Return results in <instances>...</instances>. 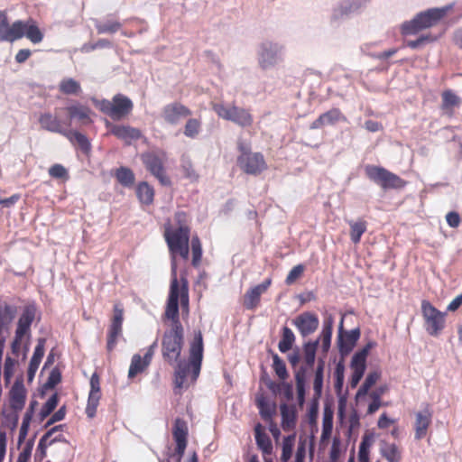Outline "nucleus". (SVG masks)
<instances>
[{"instance_id": "obj_1", "label": "nucleus", "mask_w": 462, "mask_h": 462, "mask_svg": "<svg viewBox=\"0 0 462 462\" xmlns=\"http://www.w3.org/2000/svg\"><path fill=\"white\" fill-rule=\"evenodd\" d=\"M180 293L175 292V283L169 291L165 319L171 321V328L164 332L162 342V357L169 364L178 362L183 346V328L180 321L179 300L184 310H189V284L185 277L180 278Z\"/></svg>"}, {"instance_id": "obj_2", "label": "nucleus", "mask_w": 462, "mask_h": 462, "mask_svg": "<svg viewBox=\"0 0 462 462\" xmlns=\"http://www.w3.org/2000/svg\"><path fill=\"white\" fill-rule=\"evenodd\" d=\"M175 220L180 225L179 227L172 229L170 226H166L164 231V237L171 254V279L170 290H171L173 284L175 283V292L180 293L181 285L180 286L177 278L176 255L180 254V256L184 260L189 258V228L185 225L186 214L184 212H177L175 214Z\"/></svg>"}, {"instance_id": "obj_3", "label": "nucleus", "mask_w": 462, "mask_h": 462, "mask_svg": "<svg viewBox=\"0 0 462 462\" xmlns=\"http://www.w3.org/2000/svg\"><path fill=\"white\" fill-rule=\"evenodd\" d=\"M203 358V337L200 331L195 334L189 347V362H177L175 371V385L182 388L189 374L191 373V380L195 382L199 375Z\"/></svg>"}, {"instance_id": "obj_4", "label": "nucleus", "mask_w": 462, "mask_h": 462, "mask_svg": "<svg viewBox=\"0 0 462 462\" xmlns=\"http://www.w3.org/2000/svg\"><path fill=\"white\" fill-rule=\"evenodd\" d=\"M449 9V6L431 8L418 14L412 20L402 23V33L415 34L420 30L434 26L447 14Z\"/></svg>"}, {"instance_id": "obj_5", "label": "nucleus", "mask_w": 462, "mask_h": 462, "mask_svg": "<svg viewBox=\"0 0 462 462\" xmlns=\"http://www.w3.org/2000/svg\"><path fill=\"white\" fill-rule=\"evenodd\" d=\"M285 47L278 42L263 41L257 48V62L263 70L274 69L283 61Z\"/></svg>"}, {"instance_id": "obj_6", "label": "nucleus", "mask_w": 462, "mask_h": 462, "mask_svg": "<svg viewBox=\"0 0 462 462\" xmlns=\"http://www.w3.org/2000/svg\"><path fill=\"white\" fill-rule=\"evenodd\" d=\"M213 110L219 117L243 128L250 127L254 123V116L249 109L234 104H214Z\"/></svg>"}, {"instance_id": "obj_7", "label": "nucleus", "mask_w": 462, "mask_h": 462, "mask_svg": "<svg viewBox=\"0 0 462 462\" xmlns=\"http://www.w3.org/2000/svg\"><path fill=\"white\" fill-rule=\"evenodd\" d=\"M96 104L100 111L115 121L128 116L134 106L132 100L122 94L114 96L111 101L103 99Z\"/></svg>"}, {"instance_id": "obj_8", "label": "nucleus", "mask_w": 462, "mask_h": 462, "mask_svg": "<svg viewBox=\"0 0 462 462\" xmlns=\"http://www.w3.org/2000/svg\"><path fill=\"white\" fill-rule=\"evenodd\" d=\"M365 174L383 189H401L405 186V181L399 176L380 166L367 165Z\"/></svg>"}, {"instance_id": "obj_9", "label": "nucleus", "mask_w": 462, "mask_h": 462, "mask_svg": "<svg viewBox=\"0 0 462 462\" xmlns=\"http://www.w3.org/2000/svg\"><path fill=\"white\" fill-rule=\"evenodd\" d=\"M241 154L237 158L238 166L247 174L256 175L267 167L264 158L260 152H251L243 144H239Z\"/></svg>"}, {"instance_id": "obj_10", "label": "nucleus", "mask_w": 462, "mask_h": 462, "mask_svg": "<svg viewBox=\"0 0 462 462\" xmlns=\"http://www.w3.org/2000/svg\"><path fill=\"white\" fill-rule=\"evenodd\" d=\"M425 328L431 336H438L445 327V313L437 310L430 301L421 302Z\"/></svg>"}, {"instance_id": "obj_11", "label": "nucleus", "mask_w": 462, "mask_h": 462, "mask_svg": "<svg viewBox=\"0 0 462 462\" xmlns=\"http://www.w3.org/2000/svg\"><path fill=\"white\" fill-rule=\"evenodd\" d=\"M373 346L372 343H368L361 350L357 351L352 357L350 367L352 375L350 378V385L355 388L362 379L366 368V357Z\"/></svg>"}, {"instance_id": "obj_12", "label": "nucleus", "mask_w": 462, "mask_h": 462, "mask_svg": "<svg viewBox=\"0 0 462 462\" xmlns=\"http://www.w3.org/2000/svg\"><path fill=\"white\" fill-rule=\"evenodd\" d=\"M142 161L148 169V171L158 179V180L164 186L171 184L170 179L167 177L162 159L154 152H147L142 155Z\"/></svg>"}, {"instance_id": "obj_13", "label": "nucleus", "mask_w": 462, "mask_h": 462, "mask_svg": "<svg viewBox=\"0 0 462 462\" xmlns=\"http://www.w3.org/2000/svg\"><path fill=\"white\" fill-rule=\"evenodd\" d=\"M191 115V111L180 102H173L164 106L161 116L169 125H176L183 118Z\"/></svg>"}, {"instance_id": "obj_14", "label": "nucleus", "mask_w": 462, "mask_h": 462, "mask_svg": "<svg viewBox=\"0 0 462 462\" xmlns=\"http://www.w3.org/2000/svg\"><path fill=\"white\" fill-rule=\"evenodd\" d=\"M360 337L359 328H355L350 331L343 332V319L340 321L337 347L342 357L347 356L355 347L357 340Z\"/></svg>"}, {"instance_id": "obj_15", "label": "nucleus", "mask_w": 462, "mask_h": 462, "mask_svg": "<svg viewBox=\"0 0 462 462\" xmlns=\"http://www.w3.org/2000/svg\"><path fill=\"white\" fill-rule=\"evenodd\" d=\"M34 319V311L30 308H26L21 315L17 328L15 330L14 339L12 343L13 352H16L20 346L21 341L24 335L29 331L30 327Z\"/></svg>"}, {"instance_id": "obj_16", "label": "nucleus", "mask_w": 462, "mask_h": 462, "mask_svg": "<svg viewBox=\"0 0 462 462\" xmlns=\"http://www.w3.org/2000/svg\"><path fill=\"white\" fill-rule=\"evenodd\" d=\"M292 324L298 328L300 335L305 337L317 330L319 321L317 315L307 311L297 316L292 320Z\"/></svg>"}, {"instance_id": "obj_17", "label": "nucleus", "mask_w": 462, "mask_h": 462, "mask_svg": "<svg viewBox=\"0 0 462 462\" xmlns=\"http://www.w3.org/2000/svg\"><path fill=\"white\" fill-rule=\"evenodd\" d=\"M156 346V342L151 345L146 350V353L144 354L143 357H142L138 354L133 356L128 371L129 378H134L136 374L143 372L149 366Z\"/></svg>"}, {"instance_id": "obj_18", "label": "nucleus", "mask_w": 462, "mask_h": 462, "mask_svg": "<svg viewBox=\"0 0 462 462\" xmlns=\"http://www.w3.org/2000/svg\"><path fill=\"white\" fill-rule=\"evenodd\" d=\"M431 420L432 411L429 404H426L422 411L416 412L414 422L416 439H421L427 435V431L431 423Z\"/></svg>"}, {"instance_id": "obj_19", "label": "nucleus", "mask_w": 462, "mask_h": 462, "mask_svg": "<svg viewBox=\"0 0 462 462\" xmlns=\"http://www.w3.org/2000/svg\"><path fill=\"white\" fill-rule=\"evenodd\" d=\"M100 396L101 393L99 376L97 373H94L90 378V392L86 407V414L88 418H93L96 415Z\"/></svg>"}, {"instance_id": "obj_20", "label": "nucleus", "mask_w": 462, "mask_h": 462, "mask_svg": "<svg viewBox=\"0 0 462 462\" xmlns=\"http://www.w3.org/2000/svg\"><path fill=\"white\" fill-rule=\"evenodd\" d=\"M66 111L69 115V119L70 122L76 120L81 125H88L92 124L93 120L91 118L92 110L84 105L79 103L73 104L68 106L66 107Z\"/></svg>"}, {"instance_id": "obj_21", "label": "nucleus", "mask_w": 462, "mask_h": 462, "mask_svg": "<svg viewBox=\"0 0 462 462\" xmlns=\"http://www.w3.org/2000/svg\"><path fill=\"white\" fill-rule=\"evenodd\" d=\"M38 121L43 130L62 135L66 134L67 129L63 127L62 122L56 115H52L49 112L42 113L40 115Z\"/></svg>"}, {"instance_id": "obj_22", "label": "nucleus", "mask_w": 462, "mask_h": 462, "mask_svg": "<svg viewBox=\"0 0 462 462\" xmlns=\"http://www.w3.org/2000/svg\"><path fill=\"white\" fill-rule=\"evenodd\" d=\"M44 346L45 339L39 338L28 367L27 376L29 381H32V379L34 378L35 373L40 365L42 358L44 356Z\"/></svg>"}, {"instance_id": "obj_23", "label": "nucleus", "mask_w": 462, "mask_h": 462, "mask_svg": "<svg viewBox=\"0 0 462 462\" xmlns=\"http://www.w3.org/2000/svg\"><path fill=\"white\" fill-rule=\"evenodd\" d=\"M26 22L16 21L11 26L7 25L3 34L1 33V41L3 42H14L24 36Z\"/></svg>"}, {"instance_id": "obj_24", "label": "nucleus", "mask_w": 462, "mask_h": 462, "mask_svg": "<svg viewBox=\"0 0 462 462\" xmlns=\"http://www.w3.org/2000/svg\"><path fill=\"white\" fill-rule=\"evenodd\" d=\"M111 133L126 143H130L132 140H137L142 136V133L139 129L125 125H115L111 129Z\"/></svg>"}, {"instance_id": "obj_25", "label": "nucleus", "mask_w": 462, "mask_h": 462, "mask_svg": "<svg viewBox=\"0 0 462 462\" xmlns=\"http://www.w3.org/2000/svg\"><path fill=\"white\" fill-rule=\"evenodd\" d=\"M254 438L258 448L264 455H271L273 452V444L269 436L263 431V426L258 423L254 427Z\"/></svg>"}, {"instance_id": "obj_26", "label": "nucleus", "mask_w": 462, "mask_h": 462, "mask_svg": "<svg viewBox=\"0 0 462 462\" xmlns=\"http://www.w3.org/2000/svg\"><path fill=\"white\" fill-rule=\"evenodd\" d=\"M25 390L23 385L14 384L10 391V406L13 410H22L25 402Z\"/></svg>"}, {"instance_id": "obj_27", "label": "nucleus", "mask_w": 462, "mask_h": 462, "mask_svg": "<svg viewBox=\"0 0 462 462\" xmlns=\"http://www.w3.org/2000/svg\"><path fill=\"white\" fill-rule=\"evenodd\" d=\"M14 318V310L11 306L5 305L0 310V341H5V334Z\"/></svg>"}, {"instance_id": "obj_28", "label": "nucleus", "mask_w": 462, "mask_h": 462, "mask_svg": "<svg viewBox=\"0 0 462 462\" xmlns=\"http://www.w3.org/2000/svg\"><path fill=\"white\" fill-rule=\"evenodd\" d=\"M282 415V427L284 430H291L295 427L296 414L292 407L283 403L280 406Z\"/></svg>"}, {"instance_id": "obj_29", "label": "nucleus", "mask_w": 462, "mask_h": 462, "mask_svg": "<svg viewBox=\"0 0 462 462\" xmlns=\"http://www.w3.org/2000/svg\"><path fill=\"white\" fill-rule=\"evenodd\" d=\"M380 453L388 462H400L402 459L401 451L394 443L383 441L380 447Z\"/></svg>"}, {"instance_id": "obj_30", "label": "nucleus", "mask_w": 462, "mask_h": 462, "mask_svg": "<svg viewBox=\"0 0 462 462\" xmlns=\"http://www.w3.org/2000/svg\"><path fill=\"white\" fill-rule=\"evenodd\" d=\"M255 402L259 409L261 417L264 420H271L275 411L274 404H271L268 399L263 394L257 395Z\"/></svg>"}, {"instance_id": "obj_31", "label": "nucleus", "mask_w": 462, "mask_h": 462, "mask_svg": "<svg viewBox=\"0 0 462 462\" xmlns=\"http://www.w3.org/2000/svg\"><path fill=\"white\" fill-rule=\"evenodd\" d=\"M63 135L66 136L72 143H77L82 151L88 152L90 150V143L83 134L78 131L66 130V134Z\"/></svg>"}, {"instance_id": "obj_32", "label": "nucleus", "mask_w": 462, "mask_h": 462, "mask_svg": "<svg viewBox=\"0 0 462 462\" xmlns=\"http://www.w3.org/2000/svg\"><path fill=\"white\" fill-rule=\"evenodd\" d=\"M319 339L309 341L303 345V357L308 367H312L316 359V352Z\"/></svg>"}, {"instance_id": "obj_33", "label": "nucleus", "mask_w": 462, "mask_h": 462, "mask_svg": "<svg viewBox=\"0 0 462 462\" xmlns=\"http://www.w3.org/2000/svg\"><path fill=\"white\" fill-rule=\"evenodd\" d=\"M172 434L176 443H187V423L181 419H176L173 425Z\"/></svg>"}, {"instance_id": "obj_34", "label": "nucleus", "mask_w": 462, "mask_h": 462, "mask_svg": "<svg viewBox=\"0 0 462 462\" xmlns=\"http://www.w3.org/2000/svg\"><path fill=\"white\" fill-rule=\"evenodd\" d=\"M324 366L325 362L323 359H319L315 371V376L313 381V390L315 396L320 397L323 389V378H324Z\"/></svg>"}, {"instance_id": "obj_35", "label": "nucleus", "mask_w": 462, "mask_h": 462, "mask_svg": "<svg viewBox=\"0 0 462 462\" xmlns=\"http://www.w3.org/2000/svg\"><path fill=\"white\" fill-rule=\"evenodd\" d=\"M262 294L263 289L256 288L255 286L250 289L244 296V306L247 310H254L258 305Z\"/></svg>"}, {"instance_id": "obj_36", "label": "nucleus", "mask_w": 462, "mask_h": 462, "mask_svg": "<svg viewBox=\"0 0 462 462\" xmlns=\"http://www.w3.org/2000/svg\"><path fill=\"white\" fill-rule=\"evenodd\" d=\"M95 26L98 34L115 33L122 27L121 23L118 21L106 20L105 22L95 21Z\"/></svg>"}, {"instance_id": "obj_37", "label": "nucleus", "mask_w": 462, "mask_h": 462, "mask_svg": "<svg viewBox=\"0 0 462 462\" xmlns=\"http://www.w3.org/2000/svg\"><path fill=\"white\" fill-rule=\"evenodd\" d=\"M59 88L60 92L66 95H78L81 91L80 84L71 78L62 79Z\"/></svg>"}, {"instance_id": "obj_38", "label": "nucleus", "mask_w": 462, "mask_h": 462, "mask_svg": "<svg viewBox=\"0 0 462 462\" xmlns=\"http://www.w3.org/2000/svg\"><path fill=\"white\" fill-rule=\"evenodd\" d=\"M294 341H295V336H294V333L292 332V330L288 327H284L282 328V339L280 340V342L278 344L279 350L282 353L288 352L291 348Z\"/></svg>"}, {"instance_id": "obj_39", "label": "nucleus", "mask_w": 462, "mask_h": 462, "mask_svg": "<svg viewBox=\"0 0 462 462\" xmlns=\"http://www.w3.org/2000/svg\"><path fill=\"white\" fill-rule=\"evenodd\" d=\"M351 228L350 238L354 244L360 242L362 235L366 231V222L364 220L349 221Z\"/></svg>"}, {"instance_id": "obj_40", "label": "nucleus", "mask_w": 462, "mask_h": 462, "mask_svg": "<svg viewBox=\"0 0 462 462\" xmlns=\"http://www.w3.org/2000/svg\"><path fill=\"white\" fill-rule=\"evenodd\" d=\"M306 368L300 367L295 373L296 389L300 404H302L305 399V380Z\"/></svg>"}, {"instance_id": "obj_41", "label": "nucleus", "mask_w": 462, "mask_h": 462, "mask_svg": "<svg viewBox=\"0 0 462 462\" xmlns=\"http://www.w3.org/2000/svg\"><path fill=\"white\" fill-rule=\"evenodd\" d=\"M374 443V437L365 435L359 445L358 451V461L359 462H369L370 448Z\"/></svg>"}, {"instance_id": "obj_42", "label": "nucleus", "mask_w": 462, "mask_h": 462, "mask_svg": "<svg viewBox=\"0 0 462 462\" xmlns=\"http://www.w3.org/2000/svg\"><path fill=\"white\" fill-rule=\"evenodd\" d=\"M136 193L139 200L143 204L149 205L153 201V189L146 182L138 185Z\"/></svg>"}, {"instance_id": "obj_43", "label": "nucleus", "mask_w": 462, "mask_h": 462, "mask_svg": "<svg viewBox=\"0 0 462 462\" xmlns=\"http://www.w3.org/2000/svg\"><path fill=\"white\" fill-rule=\"evenodd\" d=\"M122 335V325L111 322L107 333V344L106 348L108 351H112L116 343L118 337Z\"/></svg>"}, {"instance_id": "obj_44", "label": "nucleus", "mask_w": 462, "mask_h": 462, "mask_svg": "<svg viewBox=\"0 0 462 462\" xmlns=\"http://www.w3.org/2000/svg\"><path fill=\"white\" fill-rule=\"evenodd\" d=\"M358 6L348 0H345L337 6L332 14L333 19H340L356 10Z\"/></svg>"}, {"instance_id": "obj_45", "label": "nucleus", "mask_w": 462, "mask_h": 462, "mask_svg": "<svg viewBox=\"0 0 462 462\" xmlns=\"http://www.w3.org/2000/svg\"><path fill=\"white\" fill-rule=\"evenodd\" d=\"M461 103L460 98L452 91L445 90L442 93V109L452 110Z\"/></svg>"}, {"instance_id": "obj_46", "label": "nucleus", "mask_w": 462, "mask_h": 462, "mask_svg": "<svg viewBox=\"0 0 462 462\" xmlns=\"http://www.w3.org/2000/svg\"><path fill=\"white\" fill-rule=\"evenodd\" d=\"M116 177L118 182L125 187H130L134 182V172L130 169L125 167L119 168L116 171Z\"/></svg>"}, {"instance_id": "obj_47", "label": "nucleus", "mask_w": 462, "mask_h": 462, "mask_svg": "<svg viewBox=\"0 0 462 462\" xmlns=\"http://www.w3.org/2000/svg\"><path fill=\"white\" fill-rule=\"evenodd\" d=\"M320 116L325 125H334L335 123L341 120L346 121V116L342 115L338 108H332L326 113L321 114Z\"/></svg>"}, {"instance_id": "obj_48", "label": "nucleus", "mask_w": 462, "mask_h": 462, "mask_svg": "<svg viewBox=\"0 0 462 462\" xmlns=\"http://www.w3.org/2000/svg\"><path fill=\"white\" fill-rule=\"evenodd\" d=\"M24 36H26L32 43H39L43 38L40 29L34 23H31L29 22H26Z\"/></svg>"}, {"instance_id": "obj_49", "label": "nucleus", "mask_w": 462, "mask_h": 462, "mask_svg": "<svg viewBox=\"0 0 462 462\" xmlns=\"http://www.w3.org/2000/svg\"><path fill=\"white\" fill-rule=\"evenodd\" d=\"M294 435L287 436L282 441V450L281 455L282 462H288L291 457L293 445H294Z\"/></svg>"}, {"instance_id": "obj_50", "label": "nucleus", "mask_w": 462, "mask_h": 462, "mask_svg": "<svg viewBox=\"0 0 462 462\" xmlns=\"http://www.w3.org/2000/svg\"><path fill=\"white\" fill-rule=\"evenodd\" d=\"M201 122L197 118H190L186 122L184 134L189 138H195L200 132Z\"/></svg>"}, {"instance_id": "obj_51", "label": "nucleus", "mask_w": 462, "mask_h": 462, "mask_svg": "<svg viewBox=\"0 0 462 462\" xmlns=\"http://www.w3.org/2000/svg\"><path fill=\"white\" fill-rule=\"evenodd\" d=\"M268 387L273 392L278 390L287 401H291L293 398V388L291 383H283L282 384H276L271 382Z\"/></svg>"}, {"instance_id": "obj_52", "label": "nucleus", "mask_w": 462, "mask_h": 462, "mask_svg": "<svg viewBox=\"0 0 462 462\" xmlns=\"http://www.w3.org/2000/svg\"><path fill=\"white\" fill-rule=\"evenodd\" d=\"M273 367L277 376L285 380L288 377V372L284 361L277 355H273Z\"/></svg>"}, {"instance_id": "obj_53", "label": "nucleus", "mask_w": 462, "mask_h": 462, "mask_svg": "<svg viewBox=\"0 0 462 462\" xmlns=\"http://www.w3.org/2000/svg\"><path fill=\"white\" fill-rule=\"evenodd\" d=\"M61 426H55L53 427L52 429H51L50 430H48L40 439L39 441V445H38V448H41L42 451H44V449L51 445L53 442L55 441H61L63 440V437L62 436H60V437H56L54 438L52 440H51L50 442H47V440L52 436V434L57 431L59 429H60Z\"/></svg>"}, {"instance_id": "obj_54", "label": "nucleus", "mask_w": 462, "mask_h": 462, "mask_svg": "<svg viewBox=\"0 0 462 462\" xmlns=\"http://www.w3.org/2000/svg\"><path fill=\"white\" fill-rule=\"evenodd\" d=\"M58 401H59V398H58L57 393L52 394L47 400V402L42 407L41 411H40V416H41L42 420H43L44 418H46L52 412V411L56 408V406L58 404Z\"/></svg>"}, {"instance_id": "obj_55", "label": "nucleus", "mask_w": 462, "mask_h": 462, "mask_svg": "<svg viewBox=\"0 0 462 462\" xmlns=\"http://www.w3.org/2000/svg\"><path fill=\"white\" fill-rule=\"evenodd\" d=\"M192 250V264L198 266L202 257V247L200 240L198 236H193L191 239Z\"/></svg>"}, {"instance_id": "obj_56", "label": "nucleus", "mask_w": 462, "mask_h": 462, "mask_svg": "<svg viewBox=\"0 0 462 462\" xmlns=\"http://www.w3.org/2000/svg\"><path fill=\"white\" fill-rule=\"evenodd\" d=\"M181 170L183 171L184 176L190 181H197L199 180V174L194 170L193 165L189 160H182Z\"/></svg>"}, {"instance_id": "obj_57", "label": "nucleus", "mask_w": 462, "mask_h": 462, "mask_svg": "<svg viewBox=\"0 0 462 462\" xmlns=\"http://www.w3.org/2000/svg\"><path fill=\"white\" fill-rule=\"evenodd\" d=\"M111 42L106 39H100L97 42L94 43H85L80 48V51L82 52L88 53L90 51H93L97 49H102V48H109L111 47Z\"/></svg>"}, {"instance_id": "obj_58", "label": "nucleus", "mask_w": 462, "mask_h": 462, "mask_svg": "<svg viewBox=\"0 0 462 462\" xmlns=\"http://www.w3.org/2000/svg\"><path fill=\"white\" fill-rule=\"evenodd\" d=\"M335 387L337 391H340L343 387L344 377H345V365L342 361L338 362L336 365L335 372Z\"/></svg>"}, {"instance_id": "obj_59", "label": "nucleus", "mask_w": 462, "mask_h": 462, "mask_svg": "<svg viewBox=\"0 0 462 462\" xmlns=\"http://www.w3.org/2000/svg\"><path fill=\"white\" fill-rule=\"evenodd\" d=\"M49 174L56 179H68V171L61 164H54L49 169Z\"/></svg>"}, {"instance_id": "obj_60", "label": "nucleus", "mask_w": 462, "mask_h": 462, "mask_svg": "<svg viewBox=\"0 0 462 462\" xmlns=\"http://www.w3.org/2000/svg\"><path fill=\"white\" fill-rule=\"evenodd\" d=\"M304 272V266L302 264H298L294 266L290 273H288L285 282L288 285L292 284L298 278L301 276Z\"/></svg>"}, {"instance_id": "obj_61", "label": "nucleus", "mask_w": 462, "mask_h": 462, "mask_svg": "<svg viewBox=\"0 0 462 462\" xmlns=\"http://www.w3.org/2000/svg\"><path fill=\"white\" fill-rule=\"evenodd\" d=\"M61 380V374L59 369L54 368L50 373L47 382L45 383V387L48 389L54 388Z\"/></svg>"}, {"instance_id": "obj_62", "label": "nucleus", "mask_w": 462, "mask_h": 462, "mask_svg": "<svg viewBox=\"0 0 462 462\" xmlns=\"http://www.w3.org/2000/svg\"><path fill=\"white\" fill-rule=\"evenodd\" d=\"M331 337L332 333L321 331L320 337L319 339L321 340V348L325 354L329 350L331 345Z\"/></svg>"}, {"instance_id": "obj_63", "label": "nucleus", "mask_w": 462, "mask_h": 462, "mask_svg": "<svg viewBox=\"0 0 462 462\" xmlns=\"http://www.w3.org/2000/svg\"><path fill=\"white\" fill-rule=\"evenodd\" d=\"M65 414H66V409H65V406H62L56 412H54L52 414V416L47 421L45 427H49L57 421L62 420L65 417Z\"/></svg>"}, {"instance_id": "obj_64", "label": "nucleus", "mask_w": 462, "mask_h": 462, "mask_svg": "<svg viewBox=\"0 0 462 462\" xmlns=\"http://www.w3.org/2000/svg\"><path fill=\"white\" fill-rule=\"evenodd\" d=\"M340 447L341 441L339 438L335 437L332 441V446L330 449V458L332 460H336L338 458L340 454Z\"/></svg>"}]
</instances>
